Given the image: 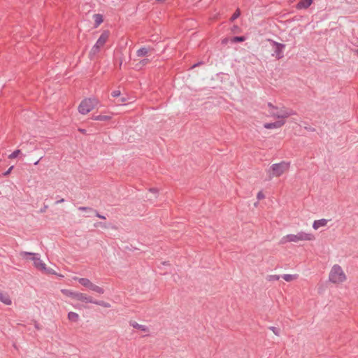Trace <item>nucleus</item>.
Here are the masks:
<instances>
[{
    "mask_svg": "<svg viewBox=\"0 0 358 358\" xmlns=\"http://www.w3.org/2000/svg\"><path fill=\"white\" fill-rule=\"evenodd\" d=\"M268 106L270 108L269 113L272 117H277L279 120H285V118L294 115L296 113L292 110L282 107L279 108L273 106L271 103H268Z\"/></svg>",
    "mask_w": 358,
    "mask_h": 358,
    "instance_id": "nucleus-1",
    "label": "nucleus"
},
{
    "mask_svg": "<svg viewBox=\"0 0 358 358\" xmlns=\"http://www.w3.org/2000/svg\"><path fill=\"white\" fill-rule=\"evenodd\" d=\"M315 236L311 233H306L304 231H299L296 234H288L284 236L281 243H285L286 242H298L300 241H313L314 240Z\"/></svg>",
    "mask_w": 358,
    "mask_h": 358,
    "instance_id": "nucleus-2",
    "label": "nucleus"
},
{
    "mask_svg": "<svg viewBox=\"0 0 358 358\" xmlns=\"http://www.w3.org/2000/svg\"><path fill=\"white\" fill-rule=\"evenodd\" d=\"M289 168V163L286 162H281L280 163L273 164L270 167L268 171L269 179L273 177H279L282 175Z\"/></svg>",
    "mask_w": 358,
    "mask_h": 358,
    "instance_id": "nucleus-3",
    "label": "nucleus"
},
{
    "mask_svg": "<svg viewBox=\"0 0 358 358\" xmlns=\"http://www.w3.org/2000/svg\"><path fill=\"white\" fill-rule=\"evenodd\" d=\"M329 280L334 283L343 282L345 280L346 276L342 269V268L338 265H334L329 275Z\"/></svg>",
    "mask_w": 358,
    "mask_h": 358,
    "instance_id": "nucleus-4",
    "label": "nucleus"
},
{
    "mask_svg": "<svg viewBox=\"0 0 358 358\" xmlns=\"http://www.w3.org/2000/svg\"><path fill=\"white\" fill-rule=\"evenodd\" d=\"M98 101L96 99H85L81 101L78 106V111L83 115H85L92 110L97 105Z\"/></svg>",
    "mask_w": 358,
    "mask_h": 358,
    "instance_id": "nucleus-5",
    "label": "nucleus"
},
{
    "mask_svg": "<svg viewBox=\"0 0 358 358\" xmlns=\"http://www.w3.org/2000/svg\"><path fill=\"white\" fill-rule=\"evenodd\" d=\"M20 255L22 258H26L27 256H31V259L33 260L34 265L36 268L41 271L46 270L45 264L40 259L38 254L22 251L20 252Z\"/></svg>",
    "mask_w": 358,
    "mask_h": 358,
    "instance_id": "nucleus-6",
    "label": "nucleus"
},
{
    "mask_svg": "<svg viewBox=\"0 0 358 358\" xmlns=\"http://www.w3.org/2000/svg\"><path fill=\"white\" fill-rule=\"evenodd\" d=\"M268 41L272 46L273 53L271 55L275 57L277 59H280L284 57V50L285 44L278 43L272 39H268Z\"/></svg>",
    "mask_w": 358,
    "mask_h": 358,
    "instance_id": "nucleus-7",
    "label": "nucleus"
},
{
    "mask_svg": "<svg viewBox=\"0 0 358 358\" xmlns=\"http://www.w3.org/2000/svg\"><path fill=\"white\" fill-rule=\"evenodd\" d=\"M110 33L108 31H104L102 32L99 38H98L97 41L96 42V46H99L101 48L104 45V44L106 43L108 37H109Z\"/></svg>",
    "mask_w": 358,
    "mask_h": 358,
    "instance_id": "nucleus-8",
    "label": "nucleus"
},
{
    "mask_svg": "<svg viewBox=\"0 0 358 358\" xmlns=\"http://www.w3.org/2000/svg\"><path fill=\"white\" fill-rule=\"evenodd\" d=\"M75 299L85 303H92L94 302V300L91 296L80 292H76Z\"/></svg>",
    "mask_w": 358,
    "mask_h": 358,
    "instance_id": "nucleus-9",
    "label": "nucleus"
},
{
    "mask_svg": "<svg viewBox=\"0 0 358 358\" xmlns=\"http://www.w3.org/2000/svg\"><path fill=\"white\" fill-rule=\"evenodd\" d=\"M285 123V121L283 120H278L274 122L266 123L264 124V127L268 129L280 128L283 126Z\"/></svg>",
    "mask_w": 358,
    "mask_h": 358,
    "instance_id": "nucleus-10",
    "label": "nucleus"
},
{
    "mask_svg": "<svg viewBox=\"0 0 358 358\" xmlns=\"http://www.w3.org/2000/svg\"><path fill=\"white\" fill-rule=\"evenodd\" d=\"M313 3V0H300L296 4L297 9L308 8Z\"/></svg>",
    "mask_w": 358,
    "mask_h": 358,
    "instance_id": "nucleus-11",
    "label": "nucleus"
},
{
    "mask_svg": "<svg viewBox=\"0 0 358 358\" xmlns=\"http://www.w3.org/2000/svg\"><path fill=\"white\" fill-rule=\"evenodd\" d=\"M129 324H130V326L133 327L134 328L139 329L144 332H148L149 331V329L147 326L140 324L135 321H130Z\"/></svg>",
    "mask_w": 358,
    "mask_h": 358,
    "instance_id": "nucleus-12",
    "label": "nucleus"
},
{
    "mask_svg": "<svg viewBox=\"0 0 358 358\" xmlns=\"http://www.w3.org/2000/svg\"><path fill=\"white\" fill-rule=\"evenodd\" d=\"M328 220L326 219H320L318 220H315L313 224V227L314 229L317 230L321 227H324L327 225Z\"/></svg>",
    "mask_w": 358,
    "mask_h": 358,
    "instance_id": "nucleus-13",
    "label": "nucleus"
},
{
    "mask_svg": "<svg viewBox=\"0 0 358 358\" xmlns=\"http://www.w3.org/2000/svg\"><path fill=\"white\" fill-rule=\"evenodd\" d=\"M0 301L1 302H3V303H5L6 305H10L12 303L11 299H10L9 296L6 293H3L1 290H0Z\"/></svg>",
    "mask_w": 358,
    "mask_h": 358,
    "instance_id": "nucleus-14",
    "label": "nucleus"
},
{
    "mask_svg": "<svg viewBox=\"0 0 358 358\" xmlns=\"http://www.w3.org/2000/svg\"><path fill=\"white\" fill-rule=\"evenodd\" d=\"M78 282L82 285L84 287H87L88 289L90 288L92 282L87 278H81L78 279Z\"/></svg>",
    "mask_w": 358,
    "mask_h": 358,
    "instance_id": "nucleus-15",
    "label": "nucleus"
},
{
    "mask_svg": "<svg viewBox=\"0 0 358 358\" xmlns=\"http://www.w3.org/2000/svg\"><path fill=\"white\" fill-rule=\"evenodd\" d=\"M92 118V120H96V121H108L111 119V116L99 115H93Z\"/></svg>",
    "mask_w": 358,
    "mask_h": 358,
    "instance_id": "nucleus-16",
    "label": "nucleus"
},
{
    "mask_svg": "<svg viewBox=\"0 0 358 358\" xmlns=\"http://www.w3.org/2000/svg\"><path fill=\"white\" fill-rule=\"evenodd\" d=\"M149 52V49L145 47H142L136 51V55L138 57L145 56Z\"/></svg>",
    "mask_w": 358,
    "mask_h": 358,
    "instance_id": "nucleus-17",
    "label": "nucleus"
},
{
    "mask_svg": "<svg viewBox=\"0 0 358 358\" xmlns=\"http://www.w3.org/2000/svg\"><path fill=\"white\" fill-rule=\"evenodd\" d=\"M90 289L92 290V291H94V292H95L96 293H99L100 294H102L104 293V289L102 287H101L99 286H97V285H94L93 283L92 284Z\"/></svg>",
    "mask_w": 358,
    "mask_h": 358,
    "instance_id": "nucleus-18",
    "label": "nucleus"
},
{
    "mask_svg": "<svg viewBox=\"0 0 358 358\" xmlns=\"http://www.w3.org/2000/svg\"><path fill=\"white\" fill-rule=\"evenodd\" d=\"M68 319L71 322H77L79 319V315L78 313L74 312H69L68 313Z\"/></svg>",
    "mask_w": 358,
    "mask_h": 358,
    "instance_id": "nucleus-19",
    "label": "nucleus"
},
{
    "mask_svg": "<svg viewBox=\"0 0 358 358\" xmlns=\"http://www.w3.org/2000/svg\"><path fill=\"white\" fill-rule=\"evenodd\" d=\"M62 292L64 295L75 299L76 292H72V291H71L69 289H62Z\"/></svg>",
    "mask_w": 358,
    "mask_h": 358,
    "instance_id": "nucleus-20",
    "label": "nucleus"
},
{
    "mask_svg": "<svg viewBox=\"0 0 358 358\" xmlns=\"http://www.w3.org/2000/svg\"><path fill=\"white\" fill-rule=\"evenodd\" d=\"M94 19L95 21V26H99L103 22V17L100 14H94Z\"/></svg>",
    "mask_w": 358,
    "mask_h": 358,
    "instance_id": "nucleus-21",
    "label": "nucleus"
},
{
    "mask_svg": "<svg viewBox=\"0 0 358 358\" xmlns=\"http://www.w3.org/2000/svg\"><path fill=\"white\" fill-rule=\"evenodd\" d=\"M282 278L284 279L287 282H290L296 278V275H290V274H284L281 275Z\"/></svg>",
    "mask_w": 358,
    "mask_h": 358,
    "instance_id": "nucleus-22",
    "label": "nucleus"
},
{
    "mask_svg": "<svg viewBox=\"0 0 358 358\" xmlns=\"http://www.w3.org/2000/svg\"><path fill=\"white\" fill-rule=\"evenodd\" d=\"M92 303H94V304H96V305H99V306L105 307V308L110 307V303H108L107 302H105L103 301H94V302Z\"/></svg>",
    "mask_w": 358,
    "mask_h": 358,
    "instance_id": "nucleus-23",
    "label": "nucleus"
},
{
    "mask_svg": "<svg viewBox=\"0 0 358 358\" xmlns=\"http://www.w3.org/2000/svg\"><path fill=\"white\" fill-rule=\"evenodd\" d=\"M245 40L244 36H234L231 38V43H241Z\"/></svg>",
    "mask_w": 358,
    "mask_h": 358,
    "instance_id": "nucleus-24",
    "label": "nucleus"
},
{
    "mask_svg": "<svg viewBox=\"0 0 358 358\" xmlns=\"http://www.w3.org/2000/svg\"><path fill=\"white\" fill-rule=\"evenodd\" d=\"M78 210L80 211H85V212H88V213H93L94 211V210L90 207H84V206L79 207Z\"/></svg>",
    "mask_w": 358,
    "mask_h": 358,
    "instance_id": "nucleus-25",
    "label": "nucleus"
},
{
    "mask_svg": "<svg viewBox=\"0 0 358 358\" xmlns=\"http://www.w3.org/2000/svg\"><path fill=\"white\" fill-rule=\"evenodd\" d=\"M20 153V150H16L14 152H13L10 155H9L8 158L9 159H15L19 155Z\"/></svg>",
    "mask_w": 358,
    "mask_h": 358,
    "instance_id": "nucleus-26",
    "label": "nucleus"
},
{
    "mask_svg": "<svg viewBox=\"0 0 358 358\" xmlns=\"http://www.w3.org/2000/svg\"><path fill=\"white\" fill-rule=\"evenodd\" d=\"M100 48H101L100 47L96 46V45L95 44L92 47V50L90 51V55H95V54H96L99 51Z\"/></svg>",
    "mask_w": 358,
    "mask_h": 358,
    "instance_id": "nucleus-27",
    "label": "nucleus"
},
{
    "mask_svg": "<svg viewBox=\"0 0 358 358\" xmlns=\"http://www.w3.org/2000/svg\"><path fill=\"white\" fill-rule=\"evenodd\" d=\"M100 48H101L100 47L96 46V45L95 44L92 47V50L90 51V55H95V54H96L99 51Z\"/></svg>",
    "mask_w": 358,
    "mask_h": 358,
    "instance_id": "nucleus-28",
    "label": "nucleus"
},
{
    "mask_svg": "<svg viewBox=\"0 0 358 358\" xmlns=\"http://www.w3.org/2000/svg\"><path fill=\"white\" fill-rule=\"evenodd\" d=\"M241 15V12L239 10V9H237L235 13L233 14V15L231 17V21H234V20H236V18H238Z\"/></svg>",
    "mask_w": 358,
    "mask_h": 358,
    "instance_id": "nucleus-29",
    "label": "nucleus"
},
{
    "mask_svg": "<svg viewBox=\"0 0 358 358\" xmlns=\"http://www.w3.org/2000/svg\"><path fill=\"white\" fill-rule=\"evenodd\" d=\"M270 330H271L276 336L280 335V329L275 327H268Z\"/></svg>",
    "mask_w": 358,
    "mask_h": 358,
    "instance_id": "nucleus-30",
    "label": "nucleus"
},
{
    "mask_svg": "<svg viewBox=\"0 0 358 358\" xmlns=\"http://www.w3.org/2000/svg\"><path fill=\"white\" fill-rule=\"evenodd\" d=\"M120 94H121V92L120 90H114L111 93V96L115 98L119 97L120 96Z\"/></svg>",
    "mask_w": 358,
    "mask_h": 358,
    "instance_id": "nucleus-31",
    "label": "nucleus"
},
{
    "mask_svg": "<svg viewBox=\"0 0 358 358\" xmlns=\"http://www.w3.org/2000/svg\"><path fill=\"white\" fill-rule=\"evenodd\" d=\"M257 198L258 200H261V199L264 198V195L262 193V192H258V194L257 195Z\"/></svg>",
    "mask_w": 358,
    "mask_h": 358,
    "instance_id": "nucleus-32",
    "label": "nucleus"
},
{
    "mask_svg": "<svg viewBox=\"0 0 358 358\" xmlns=\"http://www.w3.org/2000/svg\"><path fill=\"white\" fill-rule=\"evenodd\" d=\"M93 213H95V215L97 217L101 218V219H106L105 216L100 215L96 210H94V211Z\"/></svg>",
    "mask_w": 358,
    "mask_h": 358,
    "instance_id": "nucleus-33",
    "label": "nucleus"
},
{
    "mask_svg": "<svg viewBox=\"0 0 358 358\" xmlns=\"http://www.w3.org/2000/svg\"><path fill=\"white\" fill-rule=\"evenodd\" d=\"M149 60L148 59H143L140 62V64L144 66L148 63Z\"/></svg>",
    "mask_w": 358,
    "mask_h": 358,
    "instance_id": "nucleus-34",
    "label": "nucleus"
},
{
    "mask_svg": "<svg viewBox=\"0 0 358 358\" xmlns=\"http://www.w3.org/2000/svg\"><path fill=\"white\" fill-rule=\"evenodd\" d=\"M270 279L271 280H279L280 279V275H271L270 276Z\"/></svg>",
    "mask_w": 358,
    "mask_h": 358,
    "instance_id": "nucleus-35",
    "label": "nucleus"
},
{
    "mask_svg": "<svg viewBox=\"0 0 358 358\" xmlns=\"http://www.w3.org/2000/svg\"><path fill=\"white\" fill-rule=\"evenodd\" d=\"M13 166H10V167L8 169V171H6L5 172L4 176H7V175H8V174L10 173L11 170L13 169Z\"/></svg>",
    "mask_w": 358,
    "mask_h": 358,
    "instance_id": "nucleus-36",
    "label": "nucleus"
},
{
    "mask_svg": "<svg viewBox=\"0 0 358 358\" xmlns=\"http://www.w3.org/2000/svg\"><path fill=\"white\" fill-rule=\"evenodd\" d=\"M150 192H152L154 194H157L158 192V189L157 188H151V189H150Z\"/></svg>",
    "mask_w": 358,
    "mask_h": 358,
    "instance_id": "nucleus-37",
    "label": "nucleus"
},
{
    "mask_svg": "<svg viewBox=\"0 0 358 358\" xmlns=\"http://www.w3.org/2000/svg\"><path fill=\"white\" fill-rule=\"evenodd\" d=\"M47 208H48V206H44V207L40 210V212L44 213V212H45Z\"/></svg>",
    "mask_w": 358,
    "mask_h": 358,
    "instance_id": "nucleus-38",
    "label": "nucleus"
},
{
    "mask_svg": "<svg viewBox=\"0 0 358 358\" xmlns=\"http://www.w3.org/2000/svg\"><path fill=\"white\" fill-rule=\"evenodd\" d=\"M203 64V62H198V63H196V64H194V65L192 66V69H193V68H195L196 66H199V65H201V64Z\"/></svg>",
    "mask_w": 358,
    "mask_h": 358,
    "instance_id": "nucleus-39",
    "label": "nucleus"
},
{
    "mask_svg": "<svg viewBox=\"0 0 358 358\" xmlns=\"http://www.w3.org/2000/svg\"><path fill=\"white\" fill-rule=\"evenodd\" d=\"M127 101V99L125 97H122L120 99V101L123 103V102H125Z\"/></svg>",
    "mask_w": 358,
    "mask_h": 358,
    "instance_id": "nucleus-40",
    "label": "nucleus"
},
{
    "mask_svg": "<svg viewBox=\"0 0 358 358\" xmlns=\"http://www.w3.org/2000/svg\"><path fill=\"white\" fill-rule=\"evenodd\" d=\"M64 201V199H62L60 200H58L56 201V204H58V203H62Z\"/></svg>",
    "mask_w": 358,
    "mask_h": 358,
    "instance_id": "nucleus-41",
    "label": "nucleus"
},
{
    "mask_svg": "<svg viewBox=\"0 0 358 358\" xmlns=\"http://www.w3.org/2000/svg\"><path fill=\"white\" fill-rule=\"evenodd\" d=\"M228 41V38H224L222 41V44H226Z\"/></svg>",
    "mask_w": 358,
    "mask_h": 358,
    "instance_id": "nucleus-42",
    "label": "nucleus"
},
{
    "mask_svg": "<svg viewBox=\"0 0 358 358\" xmlns=\"http://www.w3.org/2000/svg\"><path fill=\"white\" fill-rule=\"evenodd\" d=\"M41 159L42 157L40 159L37 160L36 162H34V165H37Z\"/></svg>",
    "mask_w": 358,
    "mask_h": 358,
    "instance_id": "nucleus-43",
    "label": "nucleus"
},
{
    "mask_svg": "<svg viewBox=\"0 0 358 358\" xmlns=\"http://www.w3.org/2000/svg\"><path fill=\"white\" fill-rule=\"evenodd\" d=\"M162 264L163 265H166V264H168V262H162Z\"/></svg>",
    "mask_w": 358,
    "mask_h": 358,
    "instance_id": "nucleus-44",
    "label": "nucleus"
},
{
    "mask_svg": "<svg viewBox=\"0 0 358 358\" xmlns=\"http://www.w3.org/2000/svg\"><path fill=\"white\" fill-rule=\"evenodd\" d=\"M80 131L82 133H83V134H85V129H80Z\"/></svg>",
    "mask_w": 358,
    "mask_h": 358,
    "instance_id": "nucleus-45",
    "label": "nucleus"
}]
</instances>
